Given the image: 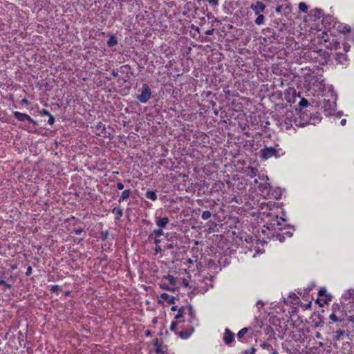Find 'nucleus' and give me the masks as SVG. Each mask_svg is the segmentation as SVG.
Segmentation results:
<instances>
[{
  "label": "nucleus",
  "mask_w": 354,
  "mask_h": 354,
  "mask_svg": "<svg viewBox=\"0 0 354 354\" xmlns=\"http://www.w3.org/2000/svg\"><path fill=\"white\" fill-rule=\"evenodd\" d=\"M140 91L141 93L138 95L136 98L139 102L146 103L151 98V91L147 84H144L142 86Z\"/></svg>",
  "instance_id": "obj_1"
},
{
  "label": "nucleus",
  "mask_w": 354,
  "mask_h": 354,
  "mask_svg": "<svg viewBox=\"0 0 354 354\" xmlns=\"http://www.w3.org/2000/svg\"><path fill=\"white\" fill-rule=\"evenodd\" d=\"M260 153H261V157L263 158V159H268L271 157H273V156H276L277 157L278 155V151L274 148V147H265L264 148H263L261 151H260Z\"/></svg>",
  "instance_id": "obj_2"
},
{
  "label": "nucleus",
  "mask_w": 354,
  "mask_h": 354,
  "mask_svg": "<svg viewBox=\"0 0 354 354\" xmlns=\"http://www.w3.org/2000/svg\"><path fill=\"white\" fill-rule=\"evenodd\" d=\"M251 9L255 12L256 15L260 14L266 9V6L261 1H257L251 5Z\"/></svg>",
  "instance_id": "obj_3"
},
{
  "label": "nucleus",
  "mask_w": 354,
  "mask_h": 354,
  "mask_svg": "<svg viewBox=\"0 0 354 354\" xmlns=\"http://www.w3.org/2000/svg\"><path fill=\"white\" fill-rule=\"evenodd\" d=\"M234 333L229 328L225 330L223 340L225 344H229L232 343L234 341Z\"/></svg>",
  "instance_id": "obj_4"
},
{
  "label": "nucleus",
  "mask_w": 354,
  "mask_h": 354,
  "mask_svg": "<svg viewBox=\"0 0 354 354\" xmlns=\"http://www.w3.org/2000/svg\"><path fill=\"white\" fill-rule=\"evenodd\" d=\"M13 115L15 116V118L16 119H17L19 121H21V122H23V121H25V120H30V116L26 114V113H20L19 111H15L13 112Z\"/></svg>",
  "instance_id": "obj_5"
},
{
  "label": "nucleus",
  "mask_w": 354,
  "mask_h": 354,
  "mask_svg": "<svg viewBox=\"0 0 354 354\" xmlns=\"http://www.w3.org/2000/svg\"><path fill=\"white\" fill-rule=\"evenodd\" d=\"M169 223V218L167 217H157L156 225L160 228L165 227L166 225Z\"/></svg>",
  "instance_id": "obj_6"
},
{
  "label": "nucleus",
  "mask_w": 354,
  "mask_h": 354,
  "mask_svg": "<svg viewBox=\"0 0 354 354\" xmlns=\"http://www.w3.org/2000/svg\"><path fill=\"white\" fill-rule=\"evenodd\" d=\"M346 316H347L346 313H342V316L339 317H338L335 313H332L330 315L329 318H330V320H332L334 322H343L344 320V318Z\"/></svg>",
  "instance_id": "obj_7"
},
{
  "label": "nucleus",
  "mask_w": 354,
  "mask_h": 354,
  "mask_svg": "<svg viewBox=\"0 0 354 354\" xmlns=\"http://www.w3.org/2000/svg\"><path fill=\"white\" fill-rule=\"evenodd\" d=\"M160 298L167 301L170 304H175L176 298L174 296H170L167 293H162L160 295Z\"/></svg>",
  "instance_id": "obj_8"
},
{
  "label": "nucleus",
  "mask_w": 354,
  "mask_h": 354,
  "mask_svg": "<svg viewBox=\"0 0 354 354\" xmlns=\"http://www.w3.org/2000/svg\"><path fill=\"white\" fill-rule=\"evenodd\" d=\"M96 129L100 131L99 135H102L104 137H109L106 134L105 125L101 122L97 123V124L96 125Z\"/></svg>",
  "instance_id": "obj_9"
},
{
  "label": "nucleus",
  "mask_w": 354,
  "mask_h": 354,
  "mask_svg": "<svg viewBox=\"0 0 354 354\" xmlns=\"http://www.w3.org/2000/svg\"><path fill=\"white\" fill-rule=\"evenodd\" d=\"M131 193V192L130 189H125L122 192L121 196L118 201L120 203L122 201L128 199L130 196Z\"/></svg>",
  "instance_id": "obj_10"
},
{
  "label": "nucleus",
  "mask_w": 354,
  "mask_h": 354,
  "mask_svg": "<svg viewBox=\"0 0 354 354\" xmlns=\"http://www.w3.org/2000/svg\"><path fill=\"white\" fill-rule=\"evenodd\" d=\"M336 59L340 64H343L344 62L347 60V55L342 53H337Z\"/></svg>",
  "instance_id": "obj_11"
},
{
  "label": "nucleus",
  "mask_w": 354,
  "mask_h": 354,
  "mask_svg": "<svg viewBox=\"0 0 354 354\" xmlns=\"http://www.w3.org/2000/svg\"><path fill=\"white\" fill-rule=\"evenodd\" d=\"M145 196L147 198L151 199L152 201H156L157 199V195L155 192L148 190Z\"/></svg>",
  "instance_id": "obj_12"
},
{
  "label": "nucleus",
  "mask_w": 354,
  "mask_h": 354,
  "mask_svg": "<svg viewBox=\"0 0 354 354\" xmlns=\"http://www.w3.org/2000/svg\"><path fill=\"white\" fill-rule=\"evenodd\" d=\"M155 235L156 237H159L160 236L163 235V231L162 230V228L154 230L153 232L149 236V239H151L153 238V236Z\"/></svg>",
  "instance_id": "obj_13"
},
{
  "label": "nucleus",
  "mask_w": 354,
  "mask_h": 354,
  "mask_svg": "<svg viewBox=\"0 0 354 354\" xmlns=\"http://www.w3.org/2000/svg\"><path fill=\"white\" fill-rule=\"evenodd\" d=\"M117 44L118 41L116 37L113 35H111L107 41V45L111 47L115 46Z\"/></svg>",
  "instance_id": "obj_14"
},
{
  "label": "nucleus",
  "mask_w": 354,
  "mask_h": 354,
  "mask_svg": "<svg viewBox=\"0 0 354 354\" xmlns=\"http://www.w3.org/2000/svg\"><path fill=\"white\" fill-rule=\"evenodd\" d=\"M332 311H333V313H335V314L337 312H342V313H344V310H342V307H341L340 304H339L337 303H335V304H333V306H332Z\"/></svg>",
  "instance_id": "obj_15"
},
{
  "label": "nucleus",
  "mask_w": 354,
  "mask_h": 354,
  "mask_svg": "<svg viewBox=\"0 0 354 354\" xmlns=\"http://www.w3.org/2000/svg\"><path fill=\"white\" fill-rule=\"evenodd\" d=\"M248 169L249 170V171L247 174L248 176L252 178L257 176V170L255 168H254L252 167H249Z\"/></svg>",
  "instance_id": "obj_16"
},
{
  "label": "nucleus",
  "mask_w": 354,
  "mask_h": 354,
  "mask_svg": "<svg viewBox=\"0 0 354 354\" xmlns=\"http://www.w3.org/2000/svg\"><path fill=\"white\" fill-rule=\"evenodd\" d=\"M345 334V331L341 329H339L336 331L335 335L333 337V339L336 341L339 340L341 337Z\"/></svg>",
  "instance_id": "obj_17"
},
{
  "label": "nucleus",
  "mask_w": 354,
  "mask_h": 354,
  "mask_svg": "<svg viewBox=\"0 0 354 354\" xmlns=\"http://www.w3.org/2000/svg\"><path fill=\"white\" fill-rule=\"evenodd\" d=\"M351 28L350 27V26L346 25V24L342 26L341 29H340V32L344 34L349 33V32H351Z\"/></svg>",
  "instance_id": "obj_18"
},
{
  "label": "nucleus",
  "mask_w": 354,
  "mask_h": 354,
  "mask_svg": "<svg viewBox=\"0 0 354 354\" xmlns=\"http://www.w3.org/2000/svg\"><path fill=\"white\" fill-rule=\"evenodd\" d=\"M113 213L116 214V219H120L123 214L122 209L115 207L112 210Z\"/></svg>",
  "instance_id": "obj_19"
},
{
  "label": "nucleus",
  "mask_w": 354,
  "mask_h": 354,
  "mask_svg": "<svg viewBox=\"0 0 354 354\" xmlns=\"http://www.w3.org/2000/svg\"><path fill=\"white\" fill-rule=\"evenodd\" d=\"M154 345L156 346V350H155L156 353H164V351L162 350L161 345L158 342V339H156V341L154 342Z\"/></svg>",
  "instance_id": "obj_20"
},
{
  "label": "nucleus",
  "mask_w": 354,
  "mask_h": 354,
  "mask_svg": "<svg viewBox=\"0 0 354 354\" xmlns=\"http://www.w3.org/2000/svg\"><path fill=\"white\" fill-rule=\"evenodd\" d=\"M248 331V328H243L240 330L237 334V337L239 339H241Z\"/></svg>",
  "instance_id": "obj_21"
},
{
  "label": "nucleus",
  "mask_w": 354,
  "mask_h": 354,
  "mask_svg": "<svg viewBox=\"0 0 354 354\" xmlns=\"http://www.w3.org/2000/svg\"><path fill=\"white\" fill-rule=\"evenodd\" d=\"M192 332H187V331H180L179 333H178V335L182 338V339H187L190 335H191Z\"/></svg>",
  "instance_id": "obj_22"
},
{
  "label": "nucleus",
  "mask_w": 354,
  "mask_h": 354,
  "mask_svg": "<svg viewBox=\"0 0 354 354\" xmlns=\"http://www.w3.org/2000/svg\"><path fill=\"white\" fill-rule=\"evenodd\" d=\"M299 9L300 12H306L308 10V6L305 3L301 2L299 4Z\"/></svg>",
  "instance_id": "obj_23"
},
{
  "label": "nucleus",
  "mask_w": 354,
  "mask_h": 354,
  "mask_svg": "<svg viewBox=\"0 0 354 354\" xmlns=\"http://www.w3.org/2000/svg\"><path fill=\"white\" fill-rule=\"evenodd\" d=\"M0 285H3L5 287H6L8 289H11L12 288V285L6 282L3 277L0 276Z\"/></svg>",
  "instance_id": "obj_24"
},
{
  "label": "nucleus",
  "mask_w": 354,
  "mask_h": 354,
  "mask_svg": "<svg viewBox=\"0 0 354 354\" xmlns=\"http://www.w3.org/2000/svg\"><path fill=\"white\" fill-rule=\"evenodd\" d=\"M258 15H259L258 17L255 19V23L257 25H261V24H262L263 23L264 16L263 15H261V14H258Z\"/></svg>",
  "instance_id": "obj_25"
},
{
  "label": "nucleus",
  "mask_w": 354,
  "mask_h": 354,
  "mask_svg": "<svg viewBox=\"0 0 354 354\" xmlns=\"http://www.w3.org/2000/svg\"><path fill=\"white\" fill-rule=\"evenodd\" d=\"M309 105V102L308 101L305 99V98H301V100H300L299 103V106L300 107H307Z\"/></svg>",
  "instance_id": "obj_26"
},
{
  "label": "nucleus",
  "mask_w": 354,
  "mask_h": 354,
  "mask_svg": "<svg viewBox=\"0 0 354 354\" xmlns=\"http://www.w3.org/2000/svg\"><path fill=\"white\" fill-rule=\"evenodd\" d=\"M178 310V312L177 315L175 316V319H176L181 318L185 313V308L183 307H181Z\"/></svg>",
  "instance_id": "obj_27"
},
{
  "label": "nucleus",
  "mask_w": 354,
  "mask_h": 354,
  "mask_svg": "<svg viewBox=\"0 0 354 354\" xmlns=\"http://www.w3.org/2000/svg\"><path fill=\"white\" fill-rule=\"evenodd\" d=\"M211 216H212V214L209 211H204L202 213L201 218L203 220H207L211 217Z\"/></svg>",
  "instance_id": "obj_28"
},
{
  "label": "nucleus",
  "mask_w": 354,
  "mask_h": 354,
  "mask_svg": "<svg viewBox=\"0 0 354 354\" xmlns=\"http://www.w3.org/2000/svg\"><path fill=\"white\" fill-rule=\"evenodd\" d=\"M256 349L254 347H251L250 349L246 350L241 353V354H254Z\"/></svg>",
  "instance_id": "obj_29"
},
{
  "label": "nucleus",
  "mask_w": 354,
  "mask_h": 354,
  "mask_svg": "<svg viewBox=\"0 0 354 354\" xmlns=\"http://www.w3.org/2000/svg\"><path fill=\"white\" fill-rule=\"evenodd\" d=\"M166 279L170 284L174 285L176 283V279L171 275H167Z\"/></svg>",
  "instance_id": "obj_30"
},
{
  "label": "nucleus",
  "mask_w": 354,
  "mask_h": 354,
  "mask_svg": "<svg viewBox=\"0 0 354 354\" xmlns=\"http://www.w3.org/2000/svg\"><path fill=\"white\" fill-rule=\"evenodd\" d=\"M209 5L212 7H216L218 5L219 0H207Z\"/></svg>",
  "instance_id": "obj_31"
},
{
  "label": "nucleus",
  "mask_w": 354,
  "mask_h": 354,
  "mask_svg": "<svg viewBox=\"0 0 354 354\" xmlns=\"http://www.w3.org/2000/svg\"><path fill=\"white\" fill-rule=\"evenodd\" d=\"M261 346L263 349H268L270 347H271V345L267 342H263V343H261Z\"/></svg>",
  "instance_id": "obj_32"
},
{
  "label": "nucleus",
  "mask_w": 354,
  "mask_h": 354,
  "mask_svg": "<svg viewBox=\"0 0 354 354\" xmlns=\"http://www.w3.org/2000/svg\"><path fill=\"white\" fill-rule=\"evenodd\" d=\"M39 114L41 116H48V115H50V113L47 110L42 109V110L39 111Z\"/></svg>",
  "instance_id": "obj_33"
},
{
  "label": "nucleus",
  "mask_w": 354,
  "mask_h": 354,
  "mask_svg": "<svg viewBox=\"0 0 354 354\" xmlns=\"http://www.w3.org/2000/svg\"><path fill=\"white\" fill-rule=\"evenodd\" d=\"M48 123L50 124V125H52L54 124L55 122V118L54 117L50 114V115L48 116Z\"/></svg>",
  "instance_id": "obj_34"
},
{
  "label": "nucleus",
  "mask_w": 354,
  "mask_h": 354,
  "mask_svg": "<svg viewBox=\"0 0 354 354\" xmlns=\"http://www.w3.org/2000/svg\"><path fill=\"white\" fill-rule=\"evenodd\" d=\"M188 309V311H189V314L190 315V316L192 317V318H194V310L192 308V307L190 306L187 308Z\"/></svg>",
  "instance_id": "obj_35"
},
{
  "label": "nucleus",
  "mask_w": 354,
  "mask_h": 354,
  "mask_svg": "<svg viewBox=\"0 0 354 354\" xmlns=\"http://www.w3.org/2000/svg\"><path fill=\"white\" fill-rule=\"evenodd\" d=\"M177 324H178L177 322H172L170 326V330H174L176 329V328Z\"/></svg>",
  "instance_id": "obj_36"
},
{
  "label": "nucleus",
  "mask_w": 354,
  "mask_h": 354,
  "mask_svg": "<svg viewBox=\"0 0 354 354\" xmlns=\"http://www.w3.org/2000/svg\"><path fill=\"white\" fill-rule=\"evenodd\" d=\"M176 246H177L176 244L174 245V243H169L167 245L166 248L167 250H171V249L174 248Z\"/></svg>",
  "instance_id": "obj_37"
},
{
  "label": "nucleus",
  "mask_w": 354,
  "mask_h": 354,
  "mask_svg": "<svg viewBox=\"0 0 354 354\" xmlns=\"http://www.w3.org/2000/svg\"><path fill=\"white\" fill-rule=\"evenodd\" d=\"M326 290L325 288H321L319 290V296H323L326 294Z\"/></svg>",
  "instance_id": "obj_38"
},
{
  "label": "nucleus",
  "mask_w": 354,
  "mask_h": 354,
  "mask_svg": "<svg viewBox=\"0 0 354 354\" xmlns=\"http://www.w3.org/2000/svg\"><path fill=\"white\" fill-rule=\"evenodd\" d=\"M32 267L28 266L26 272V276H30L32 274Z\"/></svg>",
  "instance_id": "obj_39"
},
{
  "label": "nucleus",
  "mask_w": 354,
  "mask_h": 354,
  "mask_svg": "<svg viewBox=\"0 0 354 354\" xmlns=\"http://www.w3.org/2000/svg\"><path fill=\"white\" fill-rule=\"evenodd\" d=\"M109 233L107 231L106 232H102V238L103 240H106L107 239V236H108Z\"/></svg>",
  "instance_id": "obj_40"
},
{
  "label": "nucleus",
  "mask_w": 354,
  "mask_h": 354,
  "mask_svg": "<svg viewBox=\"0 0 354 354\" xmlns=\"http://www.w3.org/2000/svg\"><path fill=\"white\" fill-rule=\"evenodd\" d=\"M59 286H53L52 288H51V290L53 292H57L59 290Z\"/></svg>",
  "instance_id": "obj_41"
},
{
  "label": "nucleus",
  "mask_w": 354,
  "mask_h": 354,
  "mask_svg": "<svg viewBox=\"0 0 354 354\" xmlns=\"http://www.w3.org/2000/svg\"><path fill=\"white\" fill-rule=\"evenodd\" d=\"M161 250H162V248H161V247H160V245H156V247H155V252H156V254H158V252H160Z\"/></svg>",
  "instance_id": "obj_42"
},
{
  "label": "nucleus",
  "mask_w": 354,
  "mask_h": 354,
  "mask_svg": "<svg viewBox=\"0 0 354 354\" xmlns=\"http://www.w3.org/2000/svg\"><path fill=\"white\" fill-rule=\"evenodd\" d=\"M344 49L345 52H348L350 49V46L348 44L344 43Z\"/></svg>",
  "instance_id": "obj_43"
},
{
  "label": "nucleus",
  "mask_w": 354,
  "mask_h": 354,
  "mask_svg": "<svg viewBox=\"0 0 354 354\" xmlns=\"http://www.w3.org/2000/svg\"><path fill=\"white\" fill-rule=\"evenodd\" d=\"M214 31V28H212L211 30H207L205 32V35H213Z\"/></svg>",
  "instance_id": "obj_44"
},
{
  "label": "nucleus",
  "mask_w": 354,
  "mask_h": 354,
  "mask_svg": "<svg viewBox=\"0 0 354 354\" xmlns=\"http://www.w3.org/2000/svg\"><path fill=\"white\" fill-rule=\"evenodd\" d=\"M117 188L121 190L124 188V185L122 183H117Z\"/></svg>",
  "instance_id": "obj_45"
},
{
  "label": "nucleus",
  "mask_w": 354,
  "mask_h": 354,
  "mask_svg": "<svg viewBox=\"0 0 354 354\" xmlns=\"http://www.w3.org/2000/svg\"><path fill=\"white\" fill-rule=\"evenodd\" d=\"M160 243V240L157 239V237H155L154 238V243L156 244V245H158Z\"/></svg>",
  "instance_id": "obj_46"
},
{
  "label": "nucleus",
  "mask_w": 354,
  "mask_h": 354,
  "mask_svg": "<svg viewBox=\"0 0 354 354\" xmlns=\"http://www.w3.org/2000/svg\"><path fill=\"white\" fill-rule=\"evenodd\" d=\"M111 75H113V77H118V72H117V71H114V70H113V71H111Z\"/></svg>",
  "instance_id": "obj_47"
},
{
  "label": "nucleus",
  "mask_w": 354,
  "mask_h": 354,
  "mask_svg": "<svg viewBox=\"0 0 354 354\" xmlns=\"http://www.w3.org/2000/svg\"><path fill=\"white\" fill-rule=\"evenodd\" d=\"M28 121H29L30 122H31L32 124H33L35 126H37V125H38L37 122L35 121V120H34L33 119H32L31 118H30V120H28Z\"/></svg>",
  "instance_id": "obj_48"
},
{
  "label": "nucleus",
  "mask_w": 354,
  "mask_h": 354,
  "mask_svg": "<svg viewBox=\"0 0 354 354\" xmlns=\"http://www.w3.org/2000/svg\"><path fill=\"white\" fill-rule=\"evenodd\" d=\"M82 231H83V230H82V229H81V228L77 229V230H75V234H76L77 235H80V234L82 232Z\"/></svg>",
  "instance_id": "obj_49"
},
{
  "label": "nucleus",
  "mask_w": 354,
  "mask_h": 354,
  "mask_svg": "<svg viewBox=\"0 0 354 354\" xmlns=\"http://www.w3.org/2000/svg\"><path fill=\"white\" fill-rule=\"evenodd\" d=\"M348 320L350 322H354V317L353 316H348Z\"/></svg>",
  "instance_id": "obj_50"
},
{
  "label": "nucleus",
  "mask_w": 354,
  "mask_h": 354,
  "mask_svg": "<svg viewBox=\"0 0 354 354\" xmlns=\"http://www.w3.org/2000/svg\"><path fill=\"white\" fill-rule=\"evenodd\" d=\"M21 104H28V100H26V99H23V100H21Z\"/></svg>",
  "instance_id": "obj_51"
},
{
  "label": "nucleus",
  "mask_w": 354,
  "mask_h": 354,
  "mask_svg": "<svg viewBox=\"0 0 354 354\" xmlns=\"http://www.w3.org/2000/svg\"><path fill=\"white\" fill-rule=\"evenodd\" d=\"M346 119H342L340 122V124L344 126L346 124Z\"/></svg>",
  "instance_id": "obj_52"
},
{
  "label": "nucleus",
  "mask_w": 354,
  "mask_h": 354,
  "mask_svg": "<svg viewBox=\"0 0 354 354\" xmlns=\"http://www.w3.org/2000/svg\"><path fill=\"white\" fill-rule=\"evenodd\" d=\"M177 310H178V307L176 306H174L171 308V311H176Z\"/></svg>",
  "instance_id": "obj_53"
},
{
  "label": "nucleus",
  "mask_w": 354,
  "mask_h": 354,
  "mask_svg": "<svg viewBox=\"0 0 354 354\" xmlns=\"http://www.w3.org/2000/svg\"><path fill=\"white\" fill-rule=\"evenodd\" d=\"M162 289L170 290V289L166 286H161Z\"/></svg>",
  "instance_id": "obj_54"
},
{
  "label": "nucleus",
  "mask_w": 354,
  "mask_h": 354,
  "mask_svg": "<svg viewBox=\"0 0 354 354\" xmlns=\"http://www.w3.org/2000/svg\"><path fill=\"white\" fill-rule=\"evenodd\" d=\"M261 305V306H263L264 304L263 302H262L261 300L258 301L257 303V305Z\"/></svg>",
  "instance_id": "obj_55"
},
{
  "label": "nucleus",
  "mask_w": 354,
  "mask_h": 354,
  "mask_svg": "<svg viewBox=\"0 0 354 354\" xmlns=\"http://www.w3.org/2000/svg\"><path fill=\"white\" fill-rule=\"evenodd\" d=\"M145 335H146L147 336L150 335V331H149V330H146V331H145Z\"/></svg>",
  "instance_id": "obj_56"
},
{
  "label": "nucleus",
  "mask_w": 354,
  "mask_h": 354,
  "mask_svg": "<svg viewBox=\"0 0 354 354\" xmlns=\"http://www.w3.org/2000/svg\"><path fill=\"white\" fill-rule=\"evenodd\" d=\"M316 337H317V338H319V337H321L320 333H317V334H316Z\"/></svg>",
  "instance_id": "obj_57"
},
{
  "label": "nucleus",
  "mask_w": 354,
  "mask_h": 354,
  "mask_svg": "<svg viewBox=\"0 0 354 354\" xmlns=\"http://www.w3.org/2000/svg\"><path fill=\"white\" fill-rule=\"evenodd\" d=\"M272 354H278V352L276 350H274Z\"/></svg>",
  "instance_id": "obj_58"
},
{
  "label": "nucleus",
  "mask_w": 354,
  "mask_h": 354,
  "mask_svg": "<svg viewBox=\"0 0 354 354\" xmlns=\"http://www.w3.org/2000/svg\"><path fill=\"white\" fill-rule=\"evenodd\" d=\"M348 293H349L350 296H352L353 294H354V291H353L352 292L351 291H349Z\"/></svg>",
  "instance_id": "obj_59"
},
{
  "label": "nucleus",
  "mask_w": 354,
  "mask_h": 354,
  "mask_svg": "<svg viewBox=\"0 0 354 354\" xmlns=\"http://www.w3.org/2000/svg\"><path fill=\"white\" fill-rule=\"evenodd\" d=\"M316 12H317L320 13V10H317H317H316Z\"/></svg>",
  "instance_id": "obj_60"
},
{
  "label": "nucleus",
  "mask_w": 354,
  "mask_h": 354,
  "mask_svg": "<svg viewBox=\"0 0 354 354\" xmlns=\"http://www.w3.org/2000/svg\"><path fill=\"white\" fill-rule=\"evenodd\" d=\"M215 115L218 114V112L216 111H214Z\"/></svg>",
  "instance_id": "obj_61"
},
{
  "label": "nucleus",
  "mask_w": 354,
  "mask_h": 354,
  "mask_svg": "<svg viewBox=\"0 0 354 354\" xmlns=\"http://www.w3.org/2000/svg\"><path fill=\"white\" fill-rule=\"evenodd\" d=\"M196 1L200 3L202 0H196Z\"/></svg>",
  "instance_id": "obj_62"
},
{
  "label": "nucleus",
  "mask_w": 354,
  "mask_h": 354,
  "mask_svg": "<svg viewBox=\"0 0 354 354\" xmlns=\"http://www.w3.org/2000/svg\"><path fill=\"white\" fill-rule=\"evenodd\" d=\"M324 303H325V304H326V303H327V299H325Z\"/></svg>",
  "instance_id": "obj_63"
},
{
  "label": "nucleus",
  "mask_w": 354,
  "mask_h": 354,
  "mask_svg": "<svg viewBox=\"0 0 354 354\" xmlns=\"http://www.w3.org/2000/svg\"><path fill=\"white\" fill-rule=\"evenodd\" d=\"M184 284H185V286L188 285V283H186V282H184Z\"/></svg>",
  "instance_id": "obj_64"
}]
</instances>
